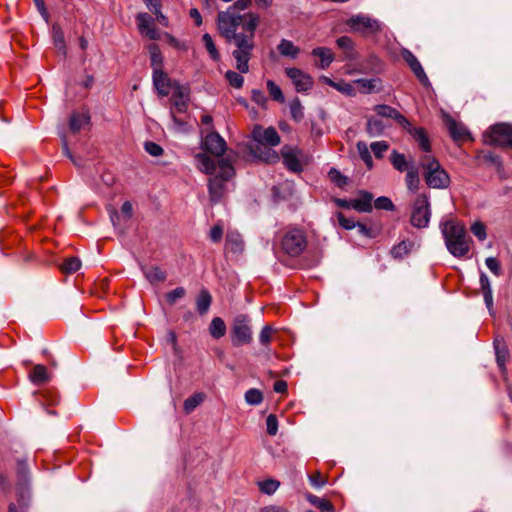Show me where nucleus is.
Masks as SVG:
<instances>
[{
    "instance_id": "56",
    "label": "nucleus",
    "mask_w": 512,
    "mask_h": 512,
    "mask_svg": "<svg viewBox=\"0 0 512 512\" xmlns=\"http://www.w3.org/2000/svg\"><path fill=\"white\" fill-rule=\"evenodd\" d=\"M485 264L487 268L496 276L501 275V265L500 262L495 257H488L485 260Z\"/></svg>"
},
{
    "instance_id": "7",
    "label": "nucleus",
    "mask_w": 512,
    "mask_h": 512,
    "mask_svg": "<svg viewBox=\"0 0 512 512\" xmlns=\"http://www.w3.org/2000/svg\"><path fill=\"white\" fill-rule=\"evenodd\" d=\"M431 218L429 197L426 194H419L411 208L410 223L417 229L426 228Z\"/></svg>"
},
{
    "instance_id": "55",
    "label": "nucleus",
    "mask_w": 512,
    "mask_h": 512,
    "mask_svg": "<svg viewBox=\"0 0 512 512\" xmlns=\"http://www.w3.org/2000/svg\"><path fill=\"white\" fill-rule=\"evenodd\" d=\"M331 180L339 187H343L347 184V178L343 176L340 171L335 168H331L329 171Z\"/></svg>"
},
{
    "instance_id": "23",
    "label": "nucleus",
    "mask_w": 512,
    "mask_h": 512,
    "mask_svg": "<svg viewBox=\"0 0 512 512\" xmlns=\"http://www.w3.org/2000/svg\"><path fill=\"white\" fill-rule=\"evenodd\" d=\"M372 200L373 196L371 193L361 192L360 197L353 200L352 209L363 213L371 212Z\"/></svg>"
},
{
    "instance_id": "61",
    "label": "nucleus",
    "mask_w": 512,
    "mask_h": 512,
    "mask_svg": "<svg viewBox=\"0 0 512 512\" xmlns=\"http://www.w3.org/2000/svg\"><path fill=\"white\" fill-rule=\"evenodd\" d=\"M34 1V4L39 12V14L41 15V17L43 18V20L48 23L49 22V19H50V16H49V13L46 9V6H45V3H44V0H33Z\"/></svg>"
},
{
    "instance_id": "15",
    "label": "nucleus",
    "mask_w": 512,
    "mask_h": 512,
    "mask_svg": "<svg viewBox=\"0 0 512 512\" xmlns=\"http://www.w3.org/2000/svg\"><path fill=\"white\" fill-rule=\"evenodd\" d=\"M153 83L158 93L162 96H167L173 86L171 79L161 69L154 70Z\"/></svg>"
},
{
    "instance_id": "40",
    "label": "nucleus",
    "mask_w": 512,
    "mask_h": 512,
    "mask_svg": "<svg viewBox=\"0 0 512 512\" xmlns=\"http://www.w3.org/2000/svg\"><path fill=\"white\" fill-rule=\"evenodd\" d=\"M267 90L269 92L271 99L279 103L285 102V97L282 93L281 88L274 81H267Z\"/></svg>"
},
{
    "instance_id": "59",
    "label": "nucleus",
    "mask_w": 512,
    "mask_h": 512,
    "mask_svg": "<svg viewBox=\"0 0 512 512\" xmlns=\"http://www.w3.org/2000/svg\"><path fill=\"white\" fill-rule=\"evenodd\" d=\"M256 141V125H254L250 132V139L246 143V148L249 150L250 157L254 159L256 157V151L254 150V142Z\"/></svg>"
},
{
    "instance_id": "63",
    "label": "nucleus",
    "mask_w": 512,
    "mask_h": 512,
    "mask_svg": "<svg viewBox=\"0 0 512 512\" xmlns=\"http://www.w3.org/2000/svg\"><path fill=\"white\" fill-rule=\"evenodd\" d=\"M223 236V227L221 225H215L210 231V239L213 242H219Z\"/></svg>"
},
{
    "instance_id": "4",
    "label": "nucleus",
    "mask_w": 512,
    "mask_h": 512,
    "mask_svg": "<svg viewBox=\"0 0 512 512\" xmlns=\"http://www.w3.org/2000/svg\"><path fill=\"white\" fill-rule=\"evenodd\" d=\"M420 166L424 169V178L427 185L434 189H444L450 184L448 173L440 163L430 154H424L420 159Z\"/></svg>"
},
{
    "instance_id": "34",
    "label": "nucleus",
    "mask_w": 512,
    "mask_h": 512,
    "mask_svg": "<svg viewBox=\"0 0 512 512\" xmlns=\"http://www.w3.org/2000/svg\"><path fill=\"white\" fill-rule=\"evenodd\" d=\"M357 151L359 153L360 158L366 164L368 169L373 167V159L370 154L369 148L367 144L363 141H358L356 144Z\"/></svg>"
},
{
    "instance_id": "27",
    "label": "nucleus",
    "mask_w": 512,
    "mask_h": 512,
    "mask_svg": "<svg viewBox=\"0 0 512 512\" xmlns=\"http://www.w3.org/2000/svg\"><path fill=\"white\" fill-rule=\"evenodd\" d=\"M275 146L258 145V161L273 164L279 161V154L273 149Z\"/></svg>"
},
{
    "instance_id": "58",
    "label": "nucleus",
    "mask_w": 512,
    "mask_h": 512,
    "mask_svg": "<svg viewBox=\"0 0 512 512\" xmlns=\"http://www.w3.org/2000/svg\"><path fill=\"white\" fill-rule=\"evenodd\" d=\"M148 49L151 56V64H162L161 53L158 46L156 44H150Z\"/></svg>"
},
{
    "instance_id": "38",
    "label": "nucleus",
    "mask_w": 512,
    "mask_h": 512,
    "mask_svg": "<svg viewBox=\"0 0 512 512\" xmlns=\"http://www.w3.org/2000/svg\"><path fill=\"white\" fill-rule=\"evenodd\" d=\"M406 185L407 188L412 192L416 191L419 186L418 171L414 166H411L407 171Z\"/></svg>"
},
{
    "instance_id": "31",
    "label": "nucleus",
    "mask_w": 512,
    "mask_h": 512,
    "mask_svg": "<svg viewBox=\"0 0 512 512\" xmlns=\"http://www.w3.org/2000/svg\"><path fill=\"white\" fill-rule=\"evenodd\" d=\"M209 332L213 338L218 339L223 337L226 333L224 321L220 317L213 318L209 326Z\"/></svg>"
},
{
    "instance_id": "5",
    "label": "nucleus",
    "mask_w": 512,
    "mask_h": 512,
    "mask_svg": "<svg viewBox=\"0 0 512 512\" xmlns=\"http://www.w3.org/2000/svg\"><path fill=\"white\" fill-rule=\"evenodd\" d=\"M281 250L291 256H299L307 246L305 232L296 227H289L279 236Z\"/></svg>"
},
{
    "instance_id": "37",
    "label": "nucleus",
    "mask_w": 512,
    "mask_h": 512,
    "mask_svg": "<svg viewBox=\"0 0 512 512\" xmlns=\"http://www.w3.org/2000/svg\"><path fill=\"white\" fill-rule=\"evenodd\" d=\"M390 161L393 167L400 172H403L406 169H408V163L406 161L404 154L398 153L396 150H394L391 153Z\"/></svg>"
},
{
    "instance_id": "57",
    "label": "nucleus",
    "mask_w": 512,
    "mask_h": 512,
    "mask_svg": "<svg viewBox=\"0 0 512 512\" xmlns=\"http://www.w3.org/2000/svg\"><path fill=\"white\" fill-rule=\"evenodd\" d=\"M336 217L338 219L339 225L344 229L351 230L356 227V222L353 219L346 218L343 213H336Z\"/></svg>"
},
{
    "instance_id": "25",
    "label": "nucleus",
    "mask_w": 512,
    "mask_h": 512,
    "mask_svg": "<svg viewBox=\"0 0 512 512\" xmlns=\"http://www.w3.org/2000/svg\"><path fill=\"white\" fill-rule=\"evenodd\" d=\"M225 248L233 253L242 252L244 243L241 235L237 232H229L226 236Z\"/></svg>"
},
{
    "instance_id": "60",
    "label": "nucleus",
    "mask_w": 512,
    "mask_h": 512,
    "mask_svg": "<svg viewBox=\"0 0 512 512\" xmlns=\"http://www.w3.org/2000/svg\"><path fill=\"white\" fill-rule=\"evenodd\" d=\"M338 46L343 49L347 55L351 54L353 42L352 40L347 36H342L337 40Z\"/></svg>"
},
{
    "instance_id": "42",
    "label": "nucleus",
    "mask_w": 512,
    "mask_h": 512,
    "mask_svg": "<svg viewBox=\"0 0 512 512\" xmlns=\"http://www.w3.org/2000/svg\"><path fill=\"white\" fill-rule=\"evenodd\" d=\"M202 40H203V43H204V46H205L206 50L210 54L211 60L212 61H218L219 60V53H218V51L216 49V46H215V44L213 42L212 37L209 34L206 33V34L203 35Z\"/></svg>"
},
{
    "instance_id": "35",
    "label": "nucleus",
    "mask_w": 512,
    "mask_h": 512,
    "mask_svg": "<svg viewBox=\"0 0 512 512\" xmlns=\"http://www.w3.org/2000/svg\"><path fill=\"white\" fill-rule=\"evenodd\" d=\"M52 38L54 45L58 48V50L65 52L66 45L64 33L58 24H53L52 26Z\"/></svg>"
},
{
    "instance_id": "16",
    "label": "nucleus",
    "mask_w": 512,
    "mask_h": 512,
    "mask_svg": "<svg viewBox=\"0 0 512 512\" xmlns=\"http://www.w3.org/2000/svg\"><path fill=\"white\" fill-rule=\"evenodd\" d=\"M445 124L454 140H464L469 137L467 128L463 124L456 122L449 115H445Z\"/></svg>"
},
{
    "instance_id": "47",
    "label": "nucleus",
    "mask_w": 512,
    "mask_h": 512,
    "mask_svg": "<svg viewBox=\"0 0 512 512\" xmlns=\"http://www.w3.org/2000/svg\"><path fill=\"white\" fill-rule=\"evenodd\" d=\"M290 114L291 117L296 121H300L303 118V107L298 98L291 101Z\"/></svg>"
},
{
    "instance_id": "43",
    "label": "nucleus",
    "mask_w": 512,
    "mask_h": 512,
    "mask_svg": "<svg viewBox=\"0 0 512 512\" xmlns=\"http://www.w3.org/2000/svg\"><path fill=\"white\" fill-rule=\"evenodd\" d=\"M312 54L319 57L322 64H331L334 60L333 53L329 48L317 47L312 51Z\"/></svg>"
},
{
    "instance_id": "48",
    "label": "nucleus",
    "mask_w": 512,
    "mask_h": 512,
    "mask_svg": "<svg viewBox=\"0 0 512 512\" xmlns=\"http://www.w3.org/2000/svg\"><path fill=\"white\" fill-rule=\"evenodd\" d=\"M186 295V290L183 287H177L176 289L166 293L165 297L170 305H174L176 301L183 298Z\"/></svg>"
},
{
    "instance_id": "51",
    "label": "nucleus",
    "mask_w": 512,
    "mask_h": 512,
    "mask_svg": "<svg viewBox=\"0 0 512 512\" xmlns=\"http://www.w3.org/2000/svg\"><path fill=\"white\" fill-rule=\"evenodd\" d=\"M225 77L230 85L235 88H240L243 84V77L240 73L229 70L225 73Z\"/></svg>"
},
{
    "instance_id": "41",
    "label": "nucleus",
    "mask_w": 512,
    "mask_h": 512,
    "mask_svg": "<svg viewBox=\"0 0 512 512\" xmlns=\"http://www.w3.org/2000/svg\"><path fill=\"white\" fill-rule=\"evenodd\" d=\"M280 486V482L275 479H267L262 482H258V488L261 492L272 495Z\"/></svg>"
},
{
    "instance_id": "20",
    "label": "nucleus",
    "mask_w": 512,
    "mask_h": 512,
    "mask_svg": "<svg viewBox=\"0 0 512 512\" xmlns=\"http://www.w3.org/2000/svg\"><path fill=\"white\" fill-rule=\"evenodd\" d=\"M410 135L418 142L419 147L422 149L425 154H429L430 152V143L429 139L421 127H413L410 123L409 125H404Z\"/></svg>"
},
{
    "instance_id": "46",
    "label": "nucleus",
    "mask_w": 512,
    "mask_h": 512,
    "mask_svg": "<svg viewBox=\"0 0 512 512\" xmlns=\"http://www.w3.org/2000/svg\"><path fill=\"white\" fill-rule=\"evenodd\" d=\"M266 432L270 436H274L278 432L279 422L278 418L274 414H269L265 421Z\"/></svg>"
},
{
    "instance_id": "2",
    "label": "nucleus",
    "mask_w": 512,
    "mask_h": 512,
    "mask_svg": "<svg viewBox=\"0 0 512 512\" xmlns=\"http://www.w3.org/2000/svg\"><path fill=\"white\" fill-rule=\"evenodd\" d=\"M201 169L207 174H214L209 179V197L213 204L220 203L226 194L227 182L234 175V168L227 158H220L217 161L206 154L197 155Z\"/></svg>"
},
{
    "instance_id": "8",
    "label": "nucleus",
    "mask_w": 512,
    "mask_h": 512,
    "mask_svg": "<svg viewBox=\"0 0 512 512\" xmlns=\"http://www.w3.org/2000/svg\"><path fill=\"white\" fill-rule=\"evenodd\" d=\"M485 143L512 148V126L506 123L492 126L485 133Z\"/></svg>"
},
{
    "instance_id": "53",
    "label": "nucleus",
    "mask_w": 512,
    "mask_h": 512,
    "mask_svg": "<svg viewBox=\"0 0 512 512\" xmlns=\"http://www.w3.org/2000/svg\"><path fill=\"white\" fill-rule=\"evenodd\" d=\"M371 150L377 158H381L383 153L386 152L389 148V145L386 141H377L371 144Z\"/></svg>"
},
{
    "instance_id": "11",
    "label": "nucleus",
    "mask_w": 512,
    "mask_h": 512,
    "mask_svg": "<svg viewBox=\"0 0 512 512\" xmlns=\"http://www.w3.org/2000/svg\"><path fill=\"white\" fill-rule=\"evenodd\" d=\"M137 26L140 33L150 40L160 38V32L154 27L153 18L147 13H139L136 16Z\"/></svg>"
},
{
    "instance_id": "44",
    "label": "nucleus",
    "mask_w": 512,
    "mask_h": 512,
    "mask_svg": "<svg viewBox=\"0 0 512 512\" xmlns=\"http://www.w3.org/2000/svg\"><path fill=\"white\" fill-rule=\"evenodd\" d=\"M470 230L472 234L480 241H484L487 238L486 226L481 221H475Z\"/></svg>"
},
{
    "instance_id": "64",
    "label": "nucleus",
    "mask_w": 512,
    "mask_h": 512,
    "mask_svg": "<svg viewBox=\"0 0 512 512\" xmlns=\"http://www.w3.org/2000/svg\"><path fill=\"white\" fill-rule=\"evenodd\" d=\"M172 101L178 112H183L185 110L187 99H183V97H177L176 94H173Z\"/></svg>"
},
{
    "instance_id": "49",
    "label": "nucleus",
    "mask_w": 512,
    "mask_h": 512,
    "mask_svg": "<svg viewBox=\"0 0 512 512\" xmlns=\"http://www.w3.org/2000/svg\"><path fill=\"white\" fill-rule=\"evenodd\" d=\"M411 67H412L414 75L421 82V84L426 88H430L431 83L429 81L427 74L425 73V71L423 69V66H411Z\"/></svg>"
},
{
    "instance_id": "10",
    "label": "nucleus",
    "mask_w": 512,
    "mask_h": 512,
    "mask_svg": "<svg viewBox=\"0 0 512 512\" xmlns=\"http://www.w3.org/2000/svg\"><path fill=\"white\" fill-rule=\"evenodd\" d=\"M233 334V343L235 345H241L252 340V331L248 325L246 315L241 314L234 319Z\"/></svg>"
},
{
    "instance_id": "33",
    "label": "nucleus",
    "mask_w": 512,
    "mask_h": 512,
    "mask_svg": "<svg viewBox=\"0 0 512 512\" xmlns=\"http://www.w3.org/2000/svg\"><path fill=\"white\" fill-rule=\"evenodd\" d=\"M143 272L147 280L152 284L155 282H163L166 279V274L158 266L143 269Z\"/></svg>"
},
{
    "instance_id": "18",
    "label": "nucleus",
    "mask_w": 512,
    "mask_h": 512,
    "mask_svg": "<svg viewBox=\"0 0 512 512\" xmlns=\"http://www.w3.org/2000/svg\"><path fill=\"white\" fill-rule=\"evenodd\" d=\"M354 85L356 90L364 94L378 92L382 88V82L379 78H360L354 81Z\"/></svg>"
},
{
    "instance_id": "9",
    "label": "nucleus",
    "mask_w": 512,
    "mask_h": 512,
    "mask_svg": "<svg viewBox=\"0 0 512 512\" xmlns=\"http://www.w3.org/2000/svg\"><path fill=\"white\" fill-rule=\"evenodd\" d=\"M347 24L353 31L362 34H375L382 29V24L378 20L363 14L352 16Z\"/></svg>"
},
{
    "instance_id": "45",
    "label": "nucleus",
    "mask_w": 512,
    "mask_h": 512,
    "mask_svg": "<svg viewBox=\"0 0 512 512\" xmlns=\"http://www.w3.org/2000/svg\"><path fill=\"white\" fill-rule=\"evenodd\" d=\"M276 329L271 325H265L260 332L259 340L263 346H267V344L272 340Z\"/></svg>"
},
{
    "instance_id": "26",
    "label": "nucleus",
    "mask_w": 512,
    "mask_h": 512,
    "mask_svg": "<svg viewBox=\"0 0 512 512\" xmlns=\"http://www.w3.org/2000/svg\"><path fill=\"white\" fill-rule=\"evenodd\" d=\"M90 116L87 112L85 113H72L69 120V129L72 133H77L84 126L89 124Z\"/></svg>"
},
{
    "instance_id": "50",
    "label": "nucleus",
    "mask_w": 512,
    "mask_h": 512,
    "mask_svg": "<svg viewBox=\"0 0 512 512\" xmlns=\"http://www.w3.org/2000/svg\"><path fill=\"white\" fill-rule=\"evenodd\" d=\"M374 206L376 209L387 211H393L395 208L393 202L388 197L385 196L378 197L374 202Z\"/></svg>"
},
{
    "instance_id": "12",
    "label": "nucleus",
    "mask_w": 512,
    "mask_h": 512,
    "mask_svg": "<svg viewBox=\"0 0 512 512\" xmlns=\"http://www.w3.org/2000/svg\"><path fill=\"white\" fill-rule=\"evenodd\" d=\"M203 145L207 152L215 155L216 157L222 156L226 150V142L217 132L214 131L206 135Z\"/></svg>"
},
{
    "instance_id": "28",
    "label": "nucleus",
    "mask_w": 512,
    "mask_h": 512,
    "mask_svg": "<svg viewBox=\"0 0 512 512\" xmlns=\"http://www.w3.org/2000/svg\"><path fill=\"white\" fill-rule=\"evenodd\" d=\"M413 243L410 241L403 240L397 245L393 246L390 254L395 259H402L410 253L413 248Z\"/></svg>"
},
{
    "instance_id": "3",
    "label": "nucleus",
    "mask_w": 512,
    "mask_h": 512,
    "mask_svg": "<svg viewBox=\"0 0 512 512\" xmlns=\"http://www.w3.org/2000/svg\"><path fill=\"white\" fill-rule=\"evenodd\" d=\"M440 227L447 250L454 257H464L469 252L471 242L464 225L448 220L442 223Z\"/></svg>"
},
{
    "instance_id": "21",
    "label": "nucleus",
    "mask_w": 512,
    "mask_h": 512,
    "mask_svg": "<svg viewBox=\"0 0 512 512\" xmlns=\"http://www.w3.org/2000/svg\"><path fill=\"white\" fill-rule=\"evenodd\" d=\"M378 116L395 119L401 125H409V121L396 109L388 105H377L374 108Z\"/></svg>"
},
{
    "instance_id": "13",
    "label": "nucleus",
    "mask_w": 512,
    "mask_h": 512,
    "mask_svg": "<svg viewBox=\"0 0 512 512\" xmlns=\"http://www.w3.org/2000/svg\"><path fill=\"white\" fill-rule=\"evenodd\" d=\"M299 150L290 146H283L281 149V155L283 163L288 170L292 172H301L303 167L299 158Z\"/></svg>"
},
{
    "instance_id": "1",
    "label": "nucleus",
    "mask_w": 512,
    "mask_h": 512,
    "mask_svg": "<svg viewBox=\"0 0 512 512\" xmlns=\"http://www.w3.org/2000/svg\"><path fill=\"white\" fill-rule=\"evenodd\" d=\"M217 22L221 35L227 41H233L236 45L233 55L237 60V64H248L250 53L253 49V42L251 39H248V36L236 33V30L241 26L252 38L256 28V16L253 14L241 15L232 11V9H227L218 13Z\"/></svg>"
},
{
    "instance_id": "52",
    "label": "nucleus",
    "mask_w": 512,
    "mask_h": 512,
    "mask_svg": "<svg viewBox=\"0 0 512 512\" xmlns=\"http://www.w3.org/2000/svg\"><path fill=\"white\" fill-rule=\"evenodd\" d=\"M311 502L317 507L319 508L321 511H324V512H333L334 510V507L332 505V503L326 499H323V498H318V497H313L311 499Z\"/></svg>"
},
{
    "instance_id": "6",
    "label": "nucleus",
    "mask_w": 512,
    "mask_h": 512,
    "mask_svg": "<svg viewBox=\"0 0 512 512\" xmlns=\"http://www.w3.org/2000/svg\"><path fill=\"white\" fill-rule=\"evenodd\" d=\"M16 474H17V502L18 506L21 507V509H26L29 507L30 499H31V493H30V471L29 467L25 460L18 459L17 460V468H16Z\"/></svg>"
},
{
    "instance_id": "24",
    "label": "nucleus",
    "mask_w": 512,
    "mask_h": 512,
    "mask_svg": "<svg viewBox=\"0 0 512 512\" xmlns=\"http://www.w3.org/2000/svg\"><path fill=\"white\" fill-rule=\"evenodd\" d=\"M29 379L32 383L39 385L50 381L51 375L48 373L44 365L37 364L29 373Z\"/></svg>"
},
{
    "instance_id": "36",
    "label": "nucleus",
    "mask_w": 512,
    "mask_h": 512,
    "mask_svg": "<svg viewBox=\"0 0 512 512\" xmlns=\"http://www.w3.org/2000/svg\"><path fill=\"white\" fill-rule=\"evenodd\" d=\"M328 83L330 86L334 87L341 93L346 94L348 96H354L356 94V87L354 83L351 84L344 81L335 82L332 80H328Z\"/></svg>"
},
{
    "instance_id": "22",
    "label": "nucleus",
    "mask_w": 512,
    "mask_h": 512,
    "mask_svg": "<svg viewBox=\"0 0 512 512\" xmlns=\"http://www.w3.org/2000/svg\"><path fill=\"white\" fill-rule=\"evenodd\" d=\"M212 303V296L207 289H202L196 297V311L200 316H204L209 311Z\"/></svg>"
},
{
    "instance_id": "62",
    "label": "nucleus",
    "mask_w": 512,
    "mask_h": 512,
    "mask_svg": "<svg viewBox=\"0 0 512 512\" xmlns=\"http://www.w3.org/2000/svg\"><path fill=\"white\" fill-rule=\"evenodd\" d=\"M250 4L251 0H236V2L228 9H232V11L240 14V12L247 9Z\"/></svg>"
},
{
    "instance_id": "39",
    "label": "nucleus",
    "mask_w": 512,
    "mask_h": 512,
    "mask_svg": "<svg viewBox=\"0 0 512 512\" xmlns=\"http://www.w3.org/2000/svg\"><path fill=\"white\" fill-rule=\"evenodd\" d=\"M60 268L64 273H75L81 268V260L78 257L67 258Z\"/></svg>"
},
{
    "instance_id": "32",
    "label": "nucleus",
    "mask_w": 512,
    "mask_h": 512,
    "mask_svg": "<svg viewBox=\"0 0 512 512\" xmlns=\"http://www.w3.org/2000/svg\"><path fill=\"white\" fill-rule=\"evenodd\" d=\"M386 125L378 118H370L367 121V132L371 137H376L384 132Z\"/></svg>"
},
{
    "instance_id": "54",
    "label": "nucleus",
    "mask_w": 512,
    "mask_h": 512,
    "mask_svg": "<svg viewBox=\"0 0 512 512\" xmlns=\"http://www.w3.org/2000/svg\"><path fill=\"white\" fill-rule=\"evenodd\" d=\"M144 148L147 153L154 157H158L163 154V148L159 144L152 141L145 142Z\"/></svg>"
},
{
    "instance_id": "14",
    "label": "nucleus",
    "mask_w": 512,
    "mask_h": 512,
    "mask_svg": "<svg viewBox=\"0 0 512 512\" xmlns=\"http://www.w3.org/2000/svg\"><path fill=\"white\" fill-rule=\"evenodd\" d=\"M287 75L292 80L295 89L298 92H304L311 88L312 79L309 75L303 73L296 67H290L287 69Z\"/></svg>"
},
{
    "instance_id": "17",
    "label": "nucleus",
    "mask_w": 512,
    "mask_h": 512,
    "mask_svg": "<svg viewBox=\"0 0 512 512\" xmlns=\"http://www.w3.org/2000/svg\"><path fill=\"white\" fill-rule=\"evenodd\" d=\"M280 142V135L274 127H268L260 132V127L258 126V145L277 146Z\"/></svg>"
},
{
    "instance_id": "19",
    "label": "nucleus",
    "mask_w": 512,
    "mask_h": 512,
    "mask_svg": "<svg viewBox=\"0 0 512 512\" xmlns=\"http://www.w3.org/2000/svg\"><path fill=\"white\" fill-rule=\"evenodd\" d=\"M479 282H480V288H481V291L483 294L485 305H486L489 313L491 315H493L494 311H493L492 287H491V283H490L488 276L484 272H481Z\"/></svg>"
},
{
    "instance_id": "30",
    "label": "nucleus",
    "mask_w": 512,
    "mask_h": 512,
    "mask_svg": "<svg viewBox=\"0 0 512 512\" xmlns=\"http://www.w3.org/2000/svg\"><path fill=\"white\" fill-rule=\"evenodd\" d=\"M206 395L203 392H197L188 397L184 401V411L186 414H190L194 411L205 399Z\"/></svg>"
},
{
    "instance_id": "29",
    "label": "nucleus",
    "mask_w": 512,
    "mask_h": 512,
    "mask_svg": "<svg viewBox=\"0 0 512 512\" xmlns=\"http://www.w3.org/2000/svg\"><path fill=\"white\" fill-rule=\"evenodd\" d=\"M278 50L281 55L289 57L290 59H296L300 51L293 42L286 39L281 40L278 45Z\"/></svg>"
}]
</instances>
